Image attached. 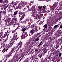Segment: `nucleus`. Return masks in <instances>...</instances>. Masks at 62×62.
Masks as SVG:
<instances>
[{
	"label": "nucleus",
	"instance_id": "a211bd4d",
	"mask_svg": "<svg viewBox=\"0 0 62 62\" xmlns=\"http://www.w3.org/2000/svg\"><path fill=\"white\" fill-rule=\"evenodd\" d=\"M43 27H44L45 28H46V29H47V24H46L43 26Z\"/></svg>",
	"mask_w": 62,
	"mask_h": 62
},
{
	"label": "nucleus",
	"instance_id": "4be33fe9",
	"mask_svg": "<svg viewBox=\"0 0 62 62\" xmlns=\"http://www.w3.org/2000/svg\"><path fill=\"white\" fill-rule=\"evenodd\" d=\"M16 57V58H18V56H17V54H15V57H13V58H14V59H15Z\"/></svg>",
	"mask_w": 62,
	"mask_h": 62
},
{
	"label": "nucleus",
	"instance_id": "20e7f679",
	"mask_svg": "<svg viewBox=\"0 0 62 62\" xmlns=\"http://www.w3.org/2000/svg\"><path fill=\"white\" fill-rule=\"evenodd\" d=\"M17 3V4H18V6H17V8H19L20 7H24L25 5V4H27V2H25V4L24 2H22V3L19 2L18 1H16Z\"/></svg>",
	"mask_w": 62,
	"mask_h": 62
},
{
	"label": "nucleus",
	"instance_id": "338daca9",
	"mask_svg": "<svg viewBox=\"0 0 62 62\" xmlns=\"http://www.w3.org/2000/svg\"><path fill=\"white\" fill-rule=\"evenodd\" d=\"M28 36V35H27L25 36V37H27Z\"/></svg>",
	"mask_w": 62,
	"mask_h": 62
},
{
	"label": "nucleus",
	"instance_id": "dca6fc26",
	"mask_svg": "<svg viewBox=\"0 0 62 62\" xmlns=\"http://www.w3.org/2000/svg\"><path fill=\"white\" fill-rule=\"evenodd\" d=\"M4 12L3 11H1V12H0V17H1L2 16H1V14H3L4 13Z\"/></svg>",
	"mask_w": 62,
	"mask_h": 62
},
{
	"label": "nucleus",
	"instance_id": "79ce46f5",
	"mask_svg": "<svg viewBox=\"0 0 62 62\" xmlns=\"http://www.w3.org/2000/svg\"><path fill=\"white\" fill-rule=\"evenodd\" d=\"M3 1V0H0V3H2Z\"/></svg>",
	"mask_w": 62,
	"mask_h": 62
},
{
	"label": "nucleus",
	"instance_id": "603ef678",
	"mask_svg": "<svg viewBox=\"0 0 62 62\" xmlns=\"http://www.w3.org/2000/svg\"><path fill=\"white\" fill-rule=\"evenodd\" d=\"M43 8H44V9H45V7L44 6H43Z\"/></svg>",
	"mask_w": 62,
	"mask_h": 62
},
{
	"label": "nucleus",
	"instance_id": "680f3d73",
	"mask_svg": "<svg viewBox=\"0 0 62 62\" xmlns=\"http://www.w3.org/2000/svg\"><path fill=\"white\" fill-rule=\"evenodd\" d=\"M9 34L8 33L7 35L8 36H9Z\"/></svg>",
	"mask_w": 62,
	"mask_h": 62
},
{
	"label": "nucleus",
	"instance_id": "c756f323",
	"mask_svg": "<svg viewBox=\"0 0 62 62\" xmlns=\"http://www.w3.org/2000/svg\"><path fill=\"white\" fill-rule=\"evenodd\" d=\"M59 9L60 10V9H62V6L61 7H60L59 8Z\"/></svg>",
	"mask_w": 62,
	"mask_h": 62
},
{
	"label": "nucleus",
	"instance_id": "6e6552de",
	"mask_svg": "<svg viewBox=\"0 0 62 62\" xmlns=\"http://www.w3.org/2000/svg\"><path fill=\"white\" fill-rule=\"evenodd\" d=\"M31 40L30 39L28 40L26 44L27 45H29V44L31 43Z\"/></svg>",
	"mask_w": 62,
	"mask_h": 62
},
{
	"label": "nucleus",
	"instance_id": "bf43d9fd",
	"mask_svg": "<svg viewBox=\"0 0 62 62\" xmlns=\"http://www.w3.org/2000/svg\"><path fill=\"white\" fill-rule=\"evenodd\" d=\"M13 1H12V4H13Z\"/></svg>",
	"mask_w": 62,
	"mask_h": 62
},
{
	"label": "nucleus",
	"instance_id": "ea45409f",
	"mask_svg": "<svg viewBox=\"0 0 62 62\" xmlns=\"http://www.w3.org/2000/svg\"><path fill=\"white\" fill-rule=\"evenodd\" d=\"M19 49H20V48H18V49L16 50V51H19Z\"/></svg>",
	"mask_w": 62,
	"mask_h": 62
},
{
	"label": "nucleus",
	"instance_id": "cd10ccee",
	"mask_svg": "<svg viewBox=\"0 0 62 62\" xmlns=\"http://www.w3.org/2000/svg\"><path fill=\"white\" fill-rule=\"evenodd\" d=\"M41 43H42V41H41L40 42V43L39 45L38 46H39L41 44Z\"/></svg>",
	"mask_w": 62,
	"mask_h": 62
},
{
	"label": "nucleus",
	"instance_id": "8fccbe9b",
	"mask_svg": "<svg viewBox=\"0 0 62 62\" xmlns=\"http://www.w3.org/2000/svg\"><path fill=\"white\" fill-rule=\"evenodd\" d=\"M4 1L5 2H7V0H4Z\"/></svg>",
	"mask_w": 62,
	"mask_h": 62
},
{
	"label": "nucleus",
	"instance_id": "7ed1b4c3",
	"mask_svg": "<svg viewBox=\"0 0 62 62\" xmlns=\"http://www.w3.org/2000/svg\"><path fill=\"white\" fill-rule=\"evenodd\" d=\"M31 28H33V29L31 30L30 31V33H31V35H32L34 33L35 31H34V30H35V31L37 32V31H38V27H37L36 24H33L31 25Z\"/></svg>",
	"mask_w": 62,
	"mask_h": 62
},
{
	"label": "nucleus",
	"instance_id": "473e14b6",
	"mask_svg": "<svg viewBox=\"0 0 62 62\" xmlns=\"http://www.w3.org/2000/svg\"><path fill=\"white\" fill-rule=\"evenodd\" d=\"M44 32H48L47 30L46 29H45L44 30Z\"/></svg>",
	"mask_w": 62,
	"mask_h": 62
},
{
	"label": "nucleus",
	"instance_id": "2f4dec72",
	"mask_svg": "<svg viewBox=\"0 0 62 62\" xmlns=\"http://www.w3.org/2000/svg\"><path fill=\"white\" fill-rule=\"evenodd\" d=\"M59 47V46L58 45H56V47H55L56 49H57L58 47Z\"/></svg>",
	"mask_w": 62,
	"mask_h": 62
},
{
	"label": "nucleus",
	"instance_id": "6ab92c4d",
	"mask_svg": "<svg viewBox=\"0 0 62 62\" xmlns=\"http://www.w3.org/2000/svg\"><path fill=\"white\" fill-rule=\"evenodd\" d=\"M2 47H3V48H5L6 46L5 45V44H3L2 45Z\"/></svg>",
	"mask_w": 62,
	"mask_h": 62
},
{
	"label": "nucleus",
	"instance_id": "f257e3e1",
	"mask_svg": "<svg viewBox=\"0 0 62 62\" xmlns=\"http://www.w3.org/2000/svg\"><path fill=\"white\" fill-rule=\"evenodd\" d=\"M17 37V35H14L13 36V39H11V41L9 43H10V44L9 45L8 44L7 45V47H8V48H9L10 47H11L12 45L14 44V42H15V40H17V39H18Z\"/></svg>",
	"mask_w": 62,
	"mask_h": 62
},
{
	"label": "nucleus",
	"instance_id": "0e129e2a",
	"mask_svg": "<svg viewBox=\"0 0 62 62\" xmlns=\"http://www.w3.org/2000/svg\"><path fill=\"white\" fill-rule=\"evenodd\" d=\"M41 15H42V16H43V14H41Z\"/></svg>",
	"mask_w": 62,
	"mask_h": 62
},
{
	"label": "nucleus",
	"instance_id": "f8f14e48",
	"mask_svg": "<svg viewBox=\"0 0 62 62\" xmlns=\"http://www.w3.org/2000/svg\"><path fill=\"white\" fill-rule=\"evenodd\" d=\"M15 23V21L14 20V19H13V20H12L11 22L10 23V25H11V24H13V23Z\"/></svg>",
	"mask_w": 62,
	"mask_h": 62
},
{
	"label": "nucleus",
	"instance_id": "b1692460",
	"mask_svg": "<svg viewBox=\"0 0 62 62\" xmlns=\"http://www.w3.org/2000/svg\"><path fill=\"white\" fill-rule=\"evenodd\" d=\"M14 60V58H13V59L10 60V62H13Z\"/></svg>",
	"mask_w": 62,
	"mask_h": 62
},
{
	"label": "nucleus",
	"instance_id": "e433bc0d",
	"mask_svg": "<svg viewBox=\"0 0 62 62\" xmlns=\"http://www.w3.org/2000/svg\"><path fill=\"white\" fill-rule=\"evenodd\" d=\"M16 30H15V31H12V33H14V32H15V31Z\"/></svg>",
	"mask_w": 62,
	"mask_h": 62
},
{
	"label": "nucleus",
	"instance_id": "9d476101",
	"mask_svg": "<svg viewBox=\"0 0 62 62\" xmlns=\"http://www.w3.org/2000/svg\"><path fill=\"white\" fill-rule=\"evenodd\" d=\"M22 26H20L19 25L18 26V27L15 29V30H17V29H22Z\"/></svg>",
	"mask_w": 62,
	"mask_h": 62
},
{
	"label": "nucleus",
	"instance_id": "c85d7f7f",
	"mask_svg": "<svg viewBox=\"0 0 62 62\" xmlns=\"http://www.w3.org/2000/svg\"><path fill=\"white\" fill-rule=\"evenodd\" d=\"M26 30V28H24L22 30V31L23 32H24V31H25V30Z\"/></svg>",
	"mask_w": 62,
	"mask_h": 62
},
{
	"label": "nucleus",
	"instance_id": "4468645a",
	"mask_svg": "<svg viewBox=\"0 0 62 62\" xmlns=\"http://www.w3.org/2000/svg\"><path fill=\"white\" fill-rule=\"evenodd\" d=\"M39 40V37H38L36 39H35L34 41L35 42H36V41H38Z\"/></svg>",
	"mask_w": 62,
	"mask_h": 62
},
{
	"label": "nucleus",
	"instance_id": "393cba45",
	"mask_svg": "<svg viewBox=\"0 0 62 62\" xmlns=\"http://www.w3.org/2000/svg\"><path fill=\"white\" fill-rule=\"evenodd\" d=\"M5 2H2L1 4V5H2V6H4V5H5Z\"/></svg>",
	"mask_w": 62,
	"mask_h": 62
},
{
	"label": "nucleus",
	"instance_id": "a18cd8bd",
	"mask_svg": "<svg viewBox=\"0 0 62 62\" xmlns=\"http://www.w3.org/2000/svg\"><path fill=\"white\" fill-rule=\"evenodd\" d=\"M41 8H42V7H40L39 8V9H40Z\"/></svg>",
	"mask_w": 62,
	"mask_h": 62
},
{
	"label": "nucleus",
	"instance_id": "9b49d317",
	"mask_svg": "<svg viewBox=\"0 0 62 62\" xmlns=\"http://www.w3.org/2000/svg\"><path fill=\"white\" fill-rule=\"evenodd\" d=\"M24 13H23L22 12H21L20 13H18V16L19 17H21Z\"/></svg>",
	"mask_w": 62,
	"mask_h": 62
},
{
	"label": "nucleus",
	"instance_id": "72a5a7b5",
	"mask_svg": "<svg viewBox=\"0 0 62 62\" xmlns=\"http://www.w3.org/2000/svg\"><path fill=\"white\" fill-rule=\"evenodd\" d=\"M42 54H41L39 56V57L40 58H41V57L42 56Z\"/></svg>",
	"mask_w": 62,
	"mask_h": 62
},
{
	"label": "nucleus",
	"instance_id": "052dcab7",
	"mask_svg": "<svg viewBox=\"0 0 62 62\" xmlns=\"http://www.w3.org/2000/svg\"><path fill=\"white\" fill-rule=\"evenodd\" d=\"M10 22V21H9L8 22V23H9Z\"/></svg>",
	"mask_w": 62,
	"mask_h": 62
},
{
	"label": "nucleus",
	"instance_id": "6e6d98bb",
	"mask_svg": "<svg viewBox=\"0 0 62 62\" xmlns=\"http://www.w3.org/2000/svg\"><path fill=\"white\" fill-rule=\"evenodd\" d=\"M22 58H21V59L20 60V61H21V60H22Z\"/></svg>",
	"mask_w": 62,
	"mask_h": 62
},
{
	"label": "nucleus",
	"instance_id": "423d86ee",
	"mask_svg": "<svg viewBox=\"0 0 62 62\" xmlns=\"http://www.w3.org/2000/svg\"><path fill=\"white\" fill-rule=\"evenodd\" d=\"M4 49H3L2 51V52H7V51L8 50V47L7 46H6L4 48Z\"/></svg>",
	"mask_w": 62,
	"mask_h": 62
},
{
	"label": "nucleus",
	"instance_id": "aec40b11",
	"mask_svg": "<svg viewBox=\"0 0 62 62\" xmlns=\"http://www.w3.org/2000/svg\"><path fill=\"white\" fill-rule=\"evenodd\" d=\"M14 20L15 22V23H17V19L15 18L14 19Z\"/></svg>",
	"mask_w": 62,
	"mask_h": 62
},
{
	"label": "nucleus",
	"instance_id": "4d7b16f0",
	"mask_svg": "<svg viewBox=\"0 0 62 62\" xmlns=\"http://www.w3.org/2000/svg\"><path fill=\"white\" fill-rule=\"evenodd\" d=\"M55 14H56V13H57V12H55Z\"/></svg>",
	"mask_w": 62,
	"mask_h": 62
},
{
	"label": "nucleus",
	"instance_id": "c03bdc74",
	"mask_svg": "<svg viewBox=\"0 0 62 62\" xmlns=\"http://www.w3.org/2000/svg\"><path fill=\"white\" fill-rule=\"evenodd\" d=\"M8 19L9 21H11V18H9Z\"/></svg>",
	"mask_w": 62,
	"mask_h": 62
},
{
	"label": "nucleus",
	"instance_id": "412c9836",
	"mask_svg": "<svg viewBox=\"0 0 62 62\" xmlns=\"http://www.w3.org/2000/svg\"><path fill=\"white\" fill-rule=\"evenodd\" d=\"M59 41L60 43H62V41L61 39H60L59 40Z\"/></svg>",
	"mask_w": 62,
	"mask_h": 62
},
{
	"label": "nucleus",
	"instance_id": "e2e57ef3",
	"mask_svg": "<svg viewBox=\"0 0 62 62\" xmlns=\"http://www.w3.org/2000/svg\"><path fill=\"white\" fill-rule=\"evenodd\" d=\"M9 31V30H8L7 31V32L8 33V31Z\"/></svg>",
	"mask_w": 62,
	"mask_h": 62
},
{
	"label": "nucleus",
	"instance_id": "1a4fd4ad",
	"mask_svg": "<svg viewBox=\"0 0 62 62\" xmlns=\"http://www.w3.org/2000/svg\"><path fill=\"white\" fill-rule=\"evenodd\" d=\"M53 6V8H56V5H57V4L56 2H55Z\"/></svg>",
	"mask_w": 62,
	"mask_h": 62
},
{
	"label": "nucleus",
	"instance_id": "69168bd1",
	"mask_svg": "<svg viewBox=\"0 0 62 62\" xmlns=\"http://www.w3.org/2000/svg\"><path fill=\"white\" fill-rule=\"evenodd\" d=\"M40 36L39 35V37H40V36Z\"/></svg>",
	"mask_w": 62,
	"mask_h": 62
},
{
	"label": "nucleus",
	"instance_id": "49530a36",
	"mask_svg": "<svg viewBox=\"0 0 62 62\" xmlns=\"http://www.w3.org/2000/svg\"><path fill=\"white\" fill-rule=\"evenodd\" d=\"M38 49H35V51L36 52H37V51H38Z\"/></svg>",
	"mask_w": 62,
	"mask_h": 62
},
{
	"label": "nucleus",
	"instance_id": "5fc2aeb1",
	"mask_svg": "<svg viewBox=\"0 0 62 62\" xmlns=\"http://www.w3.org/2000/svg\"><path fill=\"white\" fill-rule=\"evenodd\" d=\"M23 10H25V8H24V9H23Z\"/></svg>",
	"mask_w": 62,
	"mask_h": 62
},
{
	"label": "nucleus",
	"instance_id": "bb28decb",
	"mask_svg": "<svg viewBox=\"0 0 62 62\" xmlns=\"http://www.w3.org/2000/svg\"><path fill=\"white\" fill-rule=\"evenodd\" d=\"M62 54L61 53H60L59 54V57H60L61 56V55Z\"/></svg>",
	"mask_w": 62,
	"mask_h": 62
},
{
	"label": "nucleus",
	"instance_id": "37998d69",
	"mask_svg": "<svg viewBox=\"0 0 62 62\" xmlns=\"http://www.w3.org/2000/svg\"><path fill=\"white\" fill-rule=\"evenodd\" d=\"M27 27H29V28H30V25H29L27 26Z\"/></svg>",
	"mask_w": 62,
	"mask_h": 62
},
{
	"label": "nucleus",
	"instance_id": "ddd939ff",
	"mask_svg": "<svg viewBox=\"0 0 62 62\" xmlns=\"http://www.w3.org/2000/svg\"><path fill=\"white\" fill-rule=\"evenodd\" d=\"M24 32H23L22 33V35L21 36V39H23V37H24V36H25V35H24Z\"/></svg>",
	"mask_w": 62,
	"mask_h": 62
},
{
	"label": "nucleus",
	"instance_id": "0eeeda50",
	"mask_svg": "<svg viewBox=\"0 0 62 62\" xmlns=\"http://www.w3.org/2000/svg\"><path fill=\"white\" fill-rule=\"evenodd\" d=\"M15 49H16V47L15 46L13 48V49L11 51V53H12V54L15 51Z\"/></svg>",
	"mask_w": 62,
	"mask_h": 62
},
{
	"label": "nucleus",
	"instance_id": "7c9ffc66",
	"mask_svg": "<svg viewBox=\"0 0 62 62\" xmlns=\"http://www.w3.org/2000/svg\"><path fill=\"white\" fill-rule=\"evenodd\" d=\"M18 25V24L17 23V24H14L13 25V26L14 27H15V25Z\"/></svg>",
	"mask_w": 62,
	"mask_h": 62
},
{
	"label": "nucleus",
	"instance_id": "39448f33",
	"mask_svg": "<svg viewBox=\"0 0 62 62\" xmlns=\"http://www.w3.org/2000/svg\"><path fill=\"white\" fill-rule=\"evenodd\" d=\"M25 16V14L24 13L21 16V18L20 19V21H21L22 20H23Z\"/></svg>",
	"mask_w": 62,
	"mask_h": 62
},
{
	"label": "nucleus",
	"instance_id": "13d9d810",
	"mask_svg": "<svg viewBox=\"0 0 62 62\" xmlns=\"http://www.w3.org/2000/svg\"><path fill=\"white\" fill-rule=\"evenodd\" d=\"M20 45H22V43H21V44H20Z\"/></svg>",
	"mask_w": 62,
	"mask_h": 62
},
{
	"label": "nucleus",
	"instance_id": "58836bf2",
	"mask_svg": "<svg viewBox=\"0 0 62 62\" xmlns=\"http://www.w3.org/2000/svg\"><path fill=\"white\" fill-rule=\"evenodd\" d=\"M20 43H21V42H19V43L17 45V46H19L20 45Z\"/></svg>",
	"mask_w": 62,
	"mask_h": 62
},
{
	"label": "nucleus",
	"instance_id": "2eb2a0df",
	"mask_svg": "<svg viewBox=\"0 0 62 62\" xmlns=\"http://www.w3.org/2000/svg\"><path fill=\"white\" fill-rule=\"evenodd\" d=\"M59 25V24H58L57 25H55L54 26V29H55L58 27V26Z\"/></svg>",
	"mask_w": 62,
	"mask_h": 62
},
{
	"label": "nucleus",
	"instance_id": "f3484780",
	"mask_svg": "<svg viewBox=\"0 0 62 62\" xmlns=\"http://www.w3.org/2000/svg\"><path fill=\"white\" fill-rule=\"evenodd\" d=\"M17 13L18 11H17L14 13V15H17Z\"/></svg>",
	"mask_w": 62,
	"mask_h": 62
},
{
	"label": "nucleus",
	"instance_id": "864d4df0",
	"mask_svg": "<svg viewBox=\"0 0 62 62\" xmlns=\"http://www.w3.org/2000/svg\"><path fill=\"white\" fill-rule=\"evenodd\" d=\"M26 60H28V58H26Z\"/></svg>",
	"mask_w": 62,
	"mask_h": 62
},
{
	"label": "nucleus",
	"instance_id": "774afa93",
	"mask_svg": "<svg viewBox=\"0 0 62 62\" xmlns=\"http://www.w3.org/2000/svg\"><path fill=\"white\" fill-rule=\"evenodd\" d=\"M7 39H8V37L7 36Z\"/></svg>",
	"mask_w": 62,
	"mask_h": 62
},
{
	"label": "nucleus",
	"instance_id": "5701e85b",
	"mask_svg": "<svg viewBox=\"0 0 62 62\" xmlns=\"http://www.w3.org/2000/svg\"><path fill=\"white\" fill-rule=\"evenodd\" d=\"M7 34H5L3 36V38H6V36H7Z\"/></svg>",
	"mask_w": 62,
	"mask_h": 62
},
{
	"label": "nucleus",
	"instance_id": "a878e982",
	"mask_svg": "<svg viewBox=\"0 0 62 62\" xmlns=\"http://www.w3.org/2000/svg\"><path fill=\"white\" fill-rule=\"evenodd\" d=\"M9 12L11 11L12 13V9H9Z\"/></svg>",
	"mask_w": 62,
	"mask_h": 62
},
{
	"label": "nucleus",
	"instance_id": "f704fd0d",
	"mask_svg": "<svg viewBox=\"0 0 62 62\" xmlns=\"http://www.w3.org/2000/svg\"><path fill=\"white\" fill-rule=\"evenodd\" d=\"M37 35H35L34 36V39H35V38H36L37 37Z\"/></svg>",
	"mask_w": 62,
	"mask_h": 62
},
{
	"label": "nucleus",
	"instance_id": "4c0bfd02",
	"mask_svg": "<svg viewBox=\"0 0 62 62\" xmlns=\"http://www.w3.org/2000/svg\"><path fill=\"white\" fill-rule=\"evenodd\" d=\"M60 28L62 29V25H61L60 26Z\"/></svg>",
	"mask_w": 62,
	"mask_h": 62
},
{
	"label": "nucleus",
	"instance_id": "3c124183",
	"mask_svg": "<svg viewBox=\"0 0 62 62\" xmlns=\"http://www.w3.org/2000/svg\"><path fill=\"white\" fill-rule=\"evenodd\" d=\"M29 6H27L26 7L27 8H29Z\"/></svg>",
	"mask_w": 62,
	"mask_h": 62
},
{
	"label": "nucleus",
	"instance_id": "de8ad7c7",
	"mask_svg": "<svg viewBox=\"0 0 62 62\" xmlns=\"http://www.w3.org/2000/svg\"><path fill=\"white\" fill-rule=\"evenodd\" d=\"M18 46H16V49H17V48H18Z\"/></svg>",
	"mask_w": 62,
	"mask_h": 62
},
{
	"label": "nucleus",
	"instance_id": "a19ab883",
	"mask_svg": "<svg viewBox=\"0 0 62 62\" xmlns=\"http://www.w3.org/2000/svg\"><path fill=\"white\" fill-rule=\"evenodd\" d=\"M5 23H6V25H7V24H8V23H7V22H6V20H5Z\"/></svg>",
	"mask_w": 62,
	"mask_h": 62
},
{
	"label": "nucleus",
	"instance_id": "c9c22d12",
	"mask_svg": "<svg viewBox=\"0 0 62 62\" xmlns=\"http://www.w3.org/2000/svg\"><path fill=\"white\" fill-rule=\"evenodd\" d=\"M24 35H25H25H27V33L26 32L25 33L24 32Z\"/></svg>",
	"mask_w": 62,
	"mask_h": 62
},
{
	"label": "nucleus",
	"instance_id": "f03ea898",
	"mask_svg": "<svg viewBox=\"0 0 62 62\" xmlns=\"http://www.w3.org/2000/svg\"><path fill=\"white\" fill-rule=\"evenodd\" d=\"M31 10L32 12L31 13V14L32 15L31 16V17H35L34 18L35 20H36V19H37L38 21H37V22H39V24L40 23V20H39V18H36L37 16H38V15L37 14H35V12L34 11V9H35V6H34L32 7V8H31Z\"/></svg>",
	"mask_w": 62,
	"mask_h": 62
},
{
	"label": "nucleus",
	"instance_id": "09e8293b",
	"mask_svg": "<svg viewBox=\"0 0 62 62\" xmlns=\"http://www.w3.org/2000/svg\"><path fill=\"white\" fill-rule=\"evenodd\" d=\"M22 47V45H21L19 47H18V48H20V47Z\"/></svg>",
	"mask_w": 62,
	"mask_h": 62
}]
</instances>
